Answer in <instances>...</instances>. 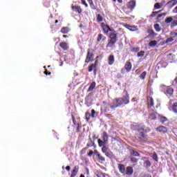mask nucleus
<instances>
[{
    "label": "nucleus",
    "instance_id": "obj_1",
    "mask_svg": "<svg viewBox=\"0 0 177 177\" xmlns=\"http://www.w3.org/2000/svg\"><path fill=\"white\" fill-rule=\"evenodd\" d=\"M124 92L125 93V96L115 98L114 100L116 104L111 105L110 104H108V106H109L111 109L114 110V109H117V107H121V106H122L123 104L124 105L129 104V94L127 91H124Z\"/></svg>",
    "mask_w": 177,
    "mask_h": 177
},
{
    "label": "nucleus",
    "instance_id": "obj_2",
    "mask_svg": "<svg viewBox=\"0 0 177 177\" xmlns=\"http://www.w3.org/2000/svg\"><path fill=\"white\" fill-rule=\"evenodd\" d=\"M95 50L93 48H88L87 50V55L85 59V64H88L89 62H93L95 60Z\"/></svg>",
    "mask_w": 177,
    "mask_h": 177
},
{
    "label": "nucleus",
    "instance_id": "obj_3",
    "mask_svg": "<svg viewBox=\"0 0 177 177\" xmlns=\"http://www.w3.org/2000/svg\"><path fill=\"white\" fill-rule=\"evenodd\" d=\"M164 93L167 97H172L174 96V88L171 86H165Z\"/></svg>",
    "mask_w": 177,
    "mask_h": 177
},
{
    "label": "nucleus",
    "instance_id": "obj_4",
    "mask_svg": "<svg viewBox=\"0 0 177 177\" xmlns=\"http://www.w3.org/2000/svg\"><path fill=\"white\" fill-rule=\"evenodd\" d=\"M138 139L141 143H145V142H147V140H149V136L145 134V133L140 132Z\"/></svg>",
    "mask_w": 177,
    "mask_h": 177
},
{
    "label": "nucleus",
    "instance_id": "obj_5",
    "mask_svg": "<svg viewBox=\"0 0 177 177\" xmlns=\"http://www.w3.org/2000/svg\"><path fill=\"white\" fill-rule=\"evenodd\" d=\"M147 32L149 34V35L145 37V39H147V38H154V37H157V33H156L153 29L147 30Z\"/></svg>",
    "mask_w": 177,
    "mask_h": 177
},
{
    "label": "nucleus",
    "instance_id": "obj_6",
    "mask_svg": "<svg viewBox=\"0 0 177 177\" xmlns=\"http://www.w3.org/2000/svg\"><path fill=\"white\" fill-rule=\"evenodd\" d=\"M157 132H160V133H167L168 132V128L165 126H160L156 128Z\"/></svg>",
    "mask_w": 177,
    "mask_h": 177
},
{
    "label": "nucleus",
    "instance_id": "obj_7",
    "mask_svg": "<svg viewBox=\"0 0 177 177\" xmlns=\"http://www.w3.org/2000/svg\"><path fill=\"white\" fill-rule=\"evenodd\" d=\"M80 169V166L78 165H75L73 169V171H71V174L70 177H75L77 176V174H78V171Z\"/></svg>",
    "mask_w": 177,
    "mask_h": 177
},
{
    "label": "nucleus",
    "instance_id": "obj_8",
    "mask_svg": "<svg viewBox=\"0 0 177 177\" xmlns=\"http://www.w3.org/2000/svg\"><path fill=\"white\" fill-rule=\"evenodd\" d=\"M118 169H119V172L122 175H125V165L121 163L118 164Z\"/></svg>",
    "mask_w": 177,
    "mask_h": 177
},
{
    "label": "nucleus",
    "instance_id": "obj_9",
    "mask_svg": "<svg viewBox=\"0 0 177 177\" xmlns=\"http://www.w3.org/2000/svg\"><path fill=\"white\" fill-rule=\"evenodd\" d=\"M124 70H126L127 73H130L131 70H132V63L131 62H127L124 65Z\"/></svg>",
    "mask_w": 177,
    "mask_h": 177
},
{
    "label": "nucleus",
    "instance_id": "obj_10",
    "mask_svg": "<svg viewBox=\"0 0 177 177\" xmlns=\"http://www.w3.org/2000/svg\"><path fill=\"white\" fill-rule=\"evenodd\" d=\"M71 8L74 12H75V13H82V8H81L80 6H72Z\"/></svg>",
    "mask_w": 177,
    "mask_h": 177
},
{
    "label": "nucleus",
    "instance_id": "obj_11",
    "mask_svg": "<svg viewBox=\"0 0 177 177\" xmlns=\"http://www.w3.org/2000/svg\"><path fill=\"white\" fill-rule=\"evenodd\" d=\"M135 6H136V2L135 1H130L129 2V4L127 6L128 9H129L131 11L135 9Z\"/></svg>",
    "mask_w": 177,
    "mask_h": 177
},
{
    "label": "nucleus",
    "instance_id": "obj_12",
    "mask_svg": "<svg viewBox=\"0 0 177 177\" xmlns=\"http://www.w3.org/2000/svg\"><path fill=\"white\" fill-rule=\"evenodd\" d=\"M101 27L105 34H109L110 30V26L109 25H105L104 23L101 24Z\"/></svg>",
    "mask_w": 177,
    "mask_h": 177
},
{
    "label": "nucleus",
    "instance_id": "obj_13",
    "mask_svg": "<svg viewBox=\"0 0 177 177\" xmlns=\"http://www.w3.org/2000/svg\"><path fill=\"white\" fill-rule=\"evenodd\" d=\"M115 62V59L114 58L113 55H110L108 57V64L109 66H113V63Z\"/></svg>",
    "mask_w": 177,
    "mask_h": 177
},
{
    "label": "nucleus",
    "instance_id": "obj_14",
    "mask_svg": "<svg viewBox=\"0 0 177 177\" xmlns=\"http://www.w3.org/2000/svg\"><path fill=\"white\" fill-rule=\"evenodd\" d=\"M126 175H128L129 176H131L133 174V168L131 166H128L126 168Z\"/></svg>",
    "mask_w": 177,
    "mask_h": 177
},
{
    "label": "nucleus",
    "instance_id": "obj_15",
    "mask_svg": "<svg viewBox=\"0 0 177 177\" xmlns=\"http://www.w3.org/2000/svg\"><path fill=\"white\" fill-rule=\"evenodd\" d=\"M124 27L128 30H129L130 31H138V26H131V25L126 24Z\"/></svg>",
    "mask_w": 177,
    "mask_h": 177
},
{
    "label": "nucleus",
    "instance_id": "obj_16",
    "mask_svg": "<svg viewBox=\"0 0 177 177\" xmlns=\"http://www.w3.org/2000/svg\"><path fill=\"white\" fill-rule=\"evenodd\" d=\"M102 140L104 141V143H107V142H109V134L106 131L102 133Z\"/></svg>",
    "mask_w": 177,
    "mask_h": 177
},
{
    "label": "nucleus",
    "instance_id": "obj_17",
    "mask_svg": "<svg viewBox=\"0 0 177 177\" xmlns=\"http://www.w3.org/2000/svg\"><path fill=\"white\" fill-rule=\"evenodd\" d=\"M59 46L63 49V50H68V44L66 42H61L59 44Z\"/></svg>",
    "mask_w": 177,
    "mask_h": 177
},
{
    "label": "nucleus",
    "instance_id": "obj_18",
    "mask_svg": "<svg viewBox=\"0 0 177 177\" xmlns=\"http://www.w3.org/2000/svg\"><path fill=\"white\" fill-rule=\"evenodd\" d=\"M158 120L162 124H165V122H168V118L165 116L159 115Z\"/></svg>",
    "mask_w": 177,
    "mask_h": 177
},
{
    "label": "nucleus",
    "instance_id": "obj_19",
    "mask_svg": "<svg viewBox=\"0 0 177 177\" xmlns=\"http://www.w3.org/2000/svg\"><path fill=\"white\" fill-rule=\"evenodd\" d=\"M148 100L149 101L148 102V109H150L154 106V99H153V97H149Z\"/></svg>",
    "mask_w": 177,
    "mask_h": 177
},
{
    "label": "nucleus",
    "instance_id": "obj_20",
    "mask_svg": "<svg viewBox=\"0 0 177 177\" xmlns=\"http://www.w3.org/2000/svg\"><path fill=\"white\" fill-rule=\"evenodd\" d=\"M116 43L117 41H115L109 40L108 44H106V48H113Z\"/></svg>",
    "mask_w": 177,
    "mask_h": 177
},
{
    "label": "nucleus",
    "instance_id": "obj_21",
    "mask_svg": "<svg viewBox=\"0 0 177 177\" xmlns=\"http://www.w3.org/2000/svg\"><path fill=\"white\" fill-rule=\"evenodd\" d=\"M167 5L170 6V8H174L175 5H177V0H170L167 2Z\"/></svg>",
    "mask_w": 177,
    "mask_h": 177
},
{
    "label": "nucleus",
    "instance_id": "obj_22",
    "mask_svg": "<svg viewBox=\"0 0 177 177\" xmlns=\"http://www.w3.org/2000/svg\"><path fill=\"white\" fill-rule=\"evenodd\" d=\"M95 88H96V82H93L88 88V92H92Z\"/></svg>",
    "mask_w": 177,
    "mask_h": 177
},
{
    "label": "nucleus",
    "instance_id": "obj_23",
    "mask_svg": "<svg viewBox=\"0 0 177 177\" xmlns=\"http://www.w3.org/2000/svg\"><path fill=\"white\" fill-rule=\"evenodd\" d=\"M110 41H115L117 42V33H111L109 35Z\"/></svg>",
    "mask_w": 177,
    "mask_h": 177
},
{
    "label": "nucleus",
    "instance_id": "obj_24",
    "mask_svg": "<svg viewBox=\"0 0 177 177\" xmlns=\"http://www.w3.org/2000/svg\"><path fill=\"white\" fill-rule=\"evenodd\" d=\"M61 32L62 34H68V32H70V28H68V27H63L61 29Z\"/></svg>",
    "mask_w": 177,
    "mask_h": 177
},
{
    "label": "nucleus",
    "instance_id": "obj_25",
    "mask_svg": "<svg viewBox=\"0 0 177 177\" xmlns=\"http://www.w3.org/2000/svg\"><path fill=\"white\" fill-rule=\"evenodd\" d=\"M151 158L156 161V162H158V155H157V153L153 152L152 155H151Z\"/></svg>",
    "mask_w": 177,
    "mask_h": 177
},
{
    "label": "nucleus",
    "instance_id": "obj_26",
    "mask_svg": "<svg viewBox=\"0 0 177 177\" xmlns=\"http://www.w3.org/2000/svg\"><path fill=\"white\" fill-rule=\"evenodd\" d=\"M106 39V37H104L102 34H98L97 38V42H100V41H104Z\"/></svg>",
    "mask_w": 177,
    "mask_h": 177
},
{
    "label": "nucleus",
    "instance_id": "obj_27",
    "mask_svg": "<svg viewBox=\"0 0 177 177\" xmlns=\"http://www.w3.org/2000/svg\"><path fill=\"white\" fill-rule=\"evenodd\" d=\"M161 8H162V3H156L154 4L153 10H156V9H161Z\"/></svg>",
    "mask_w": 177,
    "mask_h": 177
},
{
    "label": "nucleus",
    "instance_id": "obj_28",
    "mask_svg": "<svg viewBox=\"0 0 177 177\" xmlns=\"http://www.w3.org/2000/svg\"><path fill=\"white\" fill-rule=\"evenodd\" d=\"M144 166L145 168H150L151 167V162H150L149 160H146L144 162Z\"/></svg>",
    "mask_w": 177,
    "mask_h": 177
},
{
    "label": "nucleus",
    "instance_id": "obj_29",
    "mask_svg": "<svg viewBox=\"0 0 177 177\" xmlns=\"http://www.w3.org/2000/svg\"><path fill=\"white\" fill-rule=\"evenodd\" d=\"M87 2H88L90 7L93 9V10H96V7L95 6V4L93 3V1L87 0Z\"/></svg>",
    "mask_w": 177,
    "mask_h": 177
},
{
    "label": "nucleus",
    "instance_id": "obj_30",
    "mask_svg": "<svg viewBox=\"0 0 177 177\" xmlns=\"http://www.w3.org/2000/svg\"><path fill=\"white\" fill-rule=\"evenodd\" d=\"M149 120H151V121H156L157 120V116L156 115V113H151L149 117Z\"/></svg>",
    "mask_w": 177,
    "mask_h": 177
},
{
    "label": "nucleus",
    "instance_id": "obj_31",
    "mask_svg": "<svg viewBox=\"0 0 177 177\" xmlns=\"http://www.w3.org/2000/svg\"><path fill=\"white\" fill-rule=\"evenodd\" d=\"M154 29L156 30V32H160L161 31V27H160V24H156L154 26Z\"/></svg>",
    "mask_w": 177,
    "mask_h": 177
},
{
    "label": "nucleus",
    "instance_id": "obj_32",
    "mask_svg": "<svg viewBox=\"0 0 177 177\" xmlns=\"http://www.w3.org/2000/svg\"><path fill=\"white\" fill-rule=\"evenodd\" d=\"M157 46V41L153 40V41H151L149 43V46H151V48H154V46Z\"/></svg>",
    "mask_w": 177,
    "mask_h": 177
},
{
    "label": "nucleus",
    "instance_id": "obj_33",
    "mask_svg": "<svg viewBox=\"0 0 177 177\" xmlns=\"http://www.w3.org/2000/svg\"><path fill=\"white\" fill-rule=\"evenodd\" d=\"M97 143H98L99 147H103V146H104V145L106 144V143H104V141L101 140L100 138L97 140Z\"/></svg>",
    "mask_w": 177,
    "mask_h": 177
},
{
    "label": "nucleus",
    "instance_id": "obj_34",
    "mask_svg": "<svg viewBox=\"0 0 177 177\" xmlns=\"http://www.w3.org/2000/svg\"><path fill=\"white\" fill-rule=\"evenodd\" d=\"M172 111H174V113L177 114V102H175V103L173 104V105H172Z\"/></svg>",
    "mask_w": 177,
    "mask_h": 177
},
{
    "label": "nucleus",
    "instance_id": "obj_35",
    "mask_svg": "<svg viewBox=\"0 0 177 177\" xmlns=\"http://www.w3.org/2000/svg\"><path fill=\"white\" fill-rule=\"evenodd\" d=\"M131 154H132V156L134 157H139V156H140V153L135 150H132Z\"/></svg>",
    "mask_w": 177,
    "mask_h": 177
},
{
    "label": "nucleus",
    "instance_id": "obj_36",
    "mask_svg": "<svg viewBox=\"0 0 177 177\" xmlns=\"http://www.w3.org/2000/svg\"><path fill=\"white\" fill-rule=\"evenodd\" d=\"M172 21H174V18H172L171 17H167L165 20V23L167 24L172 23Z\"/></svg>",
    "mask_w": 177,
    "mask_h": 177
},
{
    "label": "nucleus",
    "instance_id": "obj_37",
    "mask_svg": "<svg viewBox=\"0 0 177 177\" xmlns=\"http://www.w3.org/2000/svg\"><path fill=\"white\" fill-rule=\"evenodd\" d=\"M146 75H147V72L143 71L140 75V80H145V78H146Z\"/></svg>",
    "mask_w": 177,
    "mask_h": 177
},
{
    "label": "nucleus",
    "instance_id": "obj_38",
    "mask_svg": "<svg viewBox=\"0 0 177 177\" xmlns=\"http://www.w3.org/2000/svg\"><path fill=\"white\" fill-rule=\"evenodd\" d=\"M72 117V120H73V127L75 128V125H77L78 123H77V120H75V117L74 116V115H71Z\"/></svg>",
    "mask_w": 177,
    "mask_h": 177
},
{
    "label": "nucleus",
    "instance_id": "obj_39",
    "mask_svg": "<svg viewBox=\"0 0 177 177\" xmlns=\"http://www.w3.org/2000/svg\"><path fill=\"white\" fill-rule=\"evenodd\" d=\"M97 21L98 23H100V21H103V17H102V15L100 14L97 15Z\"/></svg>",
    "mask_w": 177,
    "mask_h": 177
},
{
    "label": "nucleus",
    "instance_id": "obj_40",
    "mask_svg": "<svg viewBox=\"0 0 177 177\" xmlns=\"http://www.w3.org/2000/svg\"><path fill=\"white\" fill-rule=\"evenodd\" d=\"M95 143L92 141V138L89 139V142L86 144L87 147H92Z\"/></svg>",
    "mask_w": 177,
    "mask_h": 177
},
{
    "label": "nucleus",
    "instance_id": "obj_41",
    "mask_svg": "<svg viewBox=\"0 0 177 177\" xmlns=\"http://www.w3.org/2000/svg\"><path fill=\"white\" fill-rule=\"evenodd\" d=\"M174 38L173 37H169L166 39V41H165V44H169L170 42H174Z\"/></svg>",
    "mask_w": 177,
    "mask_h": 177
},
{
    "label": "nucleus",
    "instance_id": "obj_42",
    "mask_svg": "<svg viewBox=\"0 0 177 177\" xmlns=\"http://www.w3.org/2000/svg\"><path fill=\"white\" fill-rule=\"evenodd\" d=\"M95 70V65L93 64H91V66H88V73H92Z\"/></svg>",
    "mask_w": 177,
    "mask_h": 177
},
{
    "label": "nucleus",
    "instance_id": "obj_43",
    "mask_svg": "<svg viewBox=\"0 0 177 177\" xmlns=\"http://www.w3.org/2000/svg\"><path fill=\"white\" fill-rule=\"evenodd\" d=\"M138 57H143L145 56V51L141 50L137 54Z\"/></svg>",
    "mask_w": 177,
    "mask_h": 177
},
{
    "label": "nucleus",
    "instance_id": "obj_44",
    "mask_svg": "<svg viewBox=\"0 0 177 177\" xmlns=\"http://www.w3.org/2000/svg\"><path fill=\"white\" fill-rule=\"evenodd\" d=\"M177 26V20H174L171 24V28H174Z\"/></svg>",
    "mask_w": 177,
    "mask_h": 177
},
{
    "label": "nucleus",
    "instance_id": "obj_45",
    "mask_svg": "<svg viewBox=\"0 0 177 177\" xmlns=\"http://www.w3.org/2000/svg\"><path fill=\"white\" fill-rule=\"evenodd\" d=\"M85 117H86V121L87 122L89 121V118H91V113H89V112H86Z\"/></svg>",
    "mask_w": 177,
    "mask_h": 177
},
{
    "label": "nucleus",
    "instance_id": "obj_46",
    "mask_svg": "<svg viewBox=\"0 0 177 177\" xmlns=\"http://www.w3.org/2000/svg\"><path fill=\"white\" fill-rule=\"evenodd\" d=\"M139 50H140V48H139V47H137V48L133 47L131 48V52H135L136 53L137 52H139Z\"/></svg>",
    "mask_w": 177,
    "mask_h": 177
},
{
    "label": "nucleus",
    "instance_id": "obj_47",
    "mask_svg": "<svg viewBox=\"0 0 177 177\" xmlns=\"http://www.w3.org/2000/svg\"><path fill=\"white\" fill-rule=\"evenodd\" d=\"M170 36L171 37V38H176V37H177V32H175V30H174V32H170Z\"/></svg>",
    "mask_w": 177,
    "mask_h": 177
},
{
    "label": "nucleus",
    "instance_id": "obj_48",
    "mask_svg": "<svg viewBox=\"0 0 177 177\" xmlns=\"http://www.w3.org/2000/svg\"><path fill=\"white\" fill-rule=\"evenodd\" d=\"M97 157L99 160H100V161H102V162L106 161V159L104 158V157L102 156V155H100H100H97Z\"/></svg>",
    "mask_w": 177,
    "mask_h": 177
},
{
    "label": "nucleus",
    "instance_id": "obj_49",
    "mask_svg": "<svg viewBox=\"0 0 177 177\" xmlns=\"http://www.w3.org/2000/svg\"><path fill=\"white\" fill-rule=\"evenodd\" d=\"M162 16H163V17H165V16H167V12H164V13H162V14H159V15L157 16L156 19H160V17H162Z\"/></svg>",
    "mask_w": 177,
    "mask_h": 177
},
{
    "label": "nucleus",
    "instance_id": "obj_50",
    "mask_svg": "<svg viewBox=\"0 0 177 177\" xmlns=\"http://www.w3.org/2000/svg\"><path fill=\"white\" fill-rule=\"evenodd\" d=\"M97 177H106V175L104 173L99 171L97 173Z\"/></svg>",
    "mask_w": 177,
    "mask_h": 177
},
{
    "label": "nucleus",
    "instance_id": "obj_51",
    "mask_svg": "<svg viewBox=\"0 0 177 177\" xmlns=\"http://www.w3.org/2000/svg\"><path fill=\"white\" fill-rule=\"evenodd\" d=\"M158 15V12L156 11H153L151 12V14L150 15V17H156V16Z\"/></svg>",
    "mask_w": 177,
    "mask_h": 177
},
{
    "label": "nucleus",
    "instance_id": "obj_52",
    "mask_svg": "<svg viewBox=\"0 0 177 177\" xmlns=\"http://www.w3.org/2000/svg\"><path fill=\"white\" fill-rule=\"evenodd\" d=\"M102 153H107V147H106V145L102 146Z\"/></svg>",
    "mask_w": 177,
    "mask_h": 177
},
{
    "label": "nucleus",
    "instance_id": "obj_53",
    "mask_svg": "<svg viewBox=\"0 0 177 177\" xmlns=\"http://www.w3.org/2000/svg\"><path fill=\"white\" fill-rule=\"evenodd\" d=\"M95 114H96V111H95V109H92L91 117H92V118H95Z\"/></svg>",
    "mask_w": 177,
    "mask_h": 177
},
{
    "label": "nucleus",
    "instance_id": "obj_54",
    "mask_svg": "<svg viewBox=\"0 0 177 177\" xmlns=\"http://www.w3.org/2000/svg\"><path fill=\"white\" fill-rule=\"evenodd\" d=\"M130 160H131V162H133V163L138 162V159H136V158L131 157V158H130Z\"/></svg>",
    "mask_w": 177,
    "mask_h": 177
},
{
    "label": "nucleus",
    "instance_id": "obj_55",
    "mask_svg": "<svg viewBox=\"0 0 177 177\" xmlns=\"http://www.w3.org/2000/svg\"><path fill=\"white\" fill-rule=\"evenodd\" d=\"M82 128V127L80 125V123H77V125L76 127V132H80V129Z\"/></svg>",
    "mask_w": 177,
    "mask_h": 177
},
{
    "label": "nucleus",
    "instance_id": "obj_56",
    "mask_svg": "<svg viewBox=\"0 0 177 177\" xmlns=\"http://www.w3.org/2000/svg\"><path fill=\"white\" fill-rule=\"evenodd\" d=\"M86 150H88V147H84L82 149L81 151V153L82 154H85V153H86Z\"/></svg>",
    "mask_w": 177,
    "mask_h": 177
},
{
    "label": "nucleus",
    "instance_id": "obj_57",
    "mask_svg": "<svg viewBox=\"0 0 177 177\" xmlns=\"http://www.w3.org/2000/svg\"><path fill=\"white\" fill-rule=\"evenodd\" d=\"M82 5H84L85 8H88V3H86V1L81 0Z\"/></svg>",
    "mask_w": 177,
    "mask_h": 177
},
{
    "label": "nucleus",
    "instance_id": "obj_58",
    "mask_svg": "<svg viewBox=\"0 0 177 177\" xmlns=\"http://www.w3.org/2000/svg\"><path fill=\"white\" fill-rule=\"evenodd\" d=\"M48 23H50V24H53L54 23H55V19H53V18H50L49 19H48Z\"/></svg>",
    "mask_w": 177,
    "mask_h": 177
},
{
    "label": "nucleus",
    "instance_id": "obj_59",
    "mask_svg": "<svg viewBox=\"0 0 177 177\" xmlns=\"http://www.w3.org/2000/svg\"><path fill=\"white\" fill-rule=\"evenodd\" d=\"M88 157H92L93 156V151L91 150L89 153L87 154Z\"/></svg>",
    "mask_w": 177,
    "mask_h": 177
},
{
    "label": "nucleus",
    "instance_id": "obj_60",
    "mask_svg": "<svg viewBox=\"0 0 177 177\" xmlns=\"http://www.w3.org/2000/svg\"><path fill=\"white\" fill-rule=\"evenodd\" d=\"M44 74L46 75H50V74H52L50 72V73H48V70H46L45 71H44Z\"/></svg>",
    "mask_w": 177,
    "mask_h": 177
},
{
    "label": "nucleus",
    "instance_id": "obj_61",
    "mask_svg": "<svg viewBox=\"0 0 177 177\" xmlns=\"http://www.w3.org/2000/svg\"><path fill=\"white\" fill-rule=\"evenodd\" d=\"M95 154V156H97V155H100V153H99V151H97V150H94V152H93Z\"/></svg>",
    "mask_w": 177,
    "mask_h": 177
},
{
    "label": "nucleus",
    "instance_id": "obj_62",
    "mask_svg": "<svg viewBox=\"0 0 177 177\" xmlns=\"http://www.w3.org/2000/svg\"><path fill=\"white\" fill-rule=\"evenodd\" d=\"M105 156H106L107 157H109L110 158V157H111V154H110L109 152H106L105 153Z\"/></svg>",
    "mask_w": 177,
    "mask_h": 177
},
{
    "label": "nucleus",
    "instance_id": "obj_63",
    "mask_svg": "<svg viewBox=\"0 0 177 177\" xmlns=\"http://www.w3.org/2000/svg\"><path fill=\"white\" fill-rule=\"evenodd\" d=\"M66 169L68 171V172H69L70 169H71V167L70 166H66Z\"/></svg>",
    "mask_w": 177,
    "mask_h": 177
},
{
    "label": "nucleus",
    "instance_id": "obj_64",
    "mask_svg": "<svg viewBox=\"0 0 177 177\" xmlns=\"http://www.w3.org/2000/svg\"><path fill=\"white\" fill-rule=\"evenodd\" d=\"M173 13H177V6L173 10Z\"/></svg>",
    "mask_w": 177,
    "mask_h": 177
}]
</instances>
